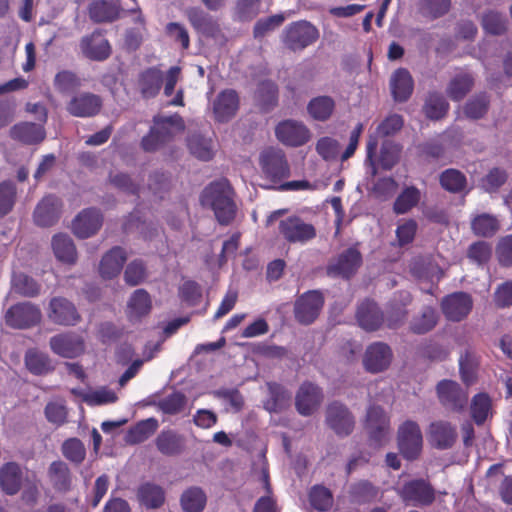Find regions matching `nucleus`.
Instances as JSON below:
<instances>
[{
  "label": "nucleus",
  "instance_id": "obj_1",
  "mask_svg": "<svg viewBox=\"0 0 512 512\" xmlns=\"http://www.w3.org/2000/svg\"><path fill=\"white\" fill-rule=\"evenodd\" d=\"M200 203L205 208L213 210L221 225H228L236 215V204L233 200V190L225 179L211 182L201 195Z\"/></svg>",
  "mask_w": 512,
  "mask_h": 512
},
{
  "label": "nucleus",
  "instance_id": "obj_2",
  "mask_svg": "<svg viewBox=\"0 0 512 512\" xmlns=\"http://www.w3.org/2000/svg\"><path fill=\"white\" fill-rule=\"evenodd\" d=\"M182 122V118L177 114L168 117H155L149 134L142 138L143 150L154 152L170 142L174 128H181Z\"/></svg>",
  "mask_w": 512,
  "mask_h": 512
},
{
  "label": "nucleus",
  "instance_id": "obj_3",
  "mask_svg": "<svg viewBox=\"0 0 512 512\" xmlns=\"http://www.w3.org/2000/svg\"><path fill=\"white\" fill-rule=\"evenodd\" d=\"M279 235L289 244L305 245L313 240L316 228L299 216H289L282 219L278 225Z\"/></svg>",
  "mask_w": 512,
  "mask_h": 512
},
{
  "label": "nucleus",
  "instance_id": "obj_4",
  "mask_svg": "<svg viewBox=\"0 0 512 512\" xmlns=\"http://www.w3.org/2000/svg\"><path fill=\"white\" fill-rule=\"evenodd\" d=\"M318 37V29L310 22L301 20L293 22L285 28L282 41L288 49L300 51L313 44Z\"/></svg>",
  "mask_w": 512,
  "mask_h": 512
},
{
  "label": "nucleus",
  "instance_id": "obj_5",
  "mask_svg": "<svg viewBox=\"0 0 512 512\" xmlns=\"http://www.w3.org/2000/svg\"><path fill=\"white\" fill-rule=\"evenodd\" d=\"M365 428L373 446H382L387 441L390 434V420L380 406L373 405L368 408Z\"/></svg>",
  "mask_w": 512,
  "mask_h": 512
},
{
  "label": "nucleus",
  "instance_id": "obj_6",
  "mask_svg": "<svg viewBox=\"0 0 512 512\" xmlns=\"http://www.w3.org/2000/svg\"><path fill=\"white\" fill-rule=\"evenodd\" d=\"M422 442V433L416 422L408 420L399 427L398 446L404 458L415 459L422 449Z\"/></svg>",
  "mask_w": 512,
  "mask_h": 512
},
{
  "label": "nucleus",
  "instance_id": "obj_7",
  "mask_svg": "<svg viewBox=\"0 0 512 512\" xmlns=\"http://www.w3.org/2000/svg\"><path fill=\"white\" fill-rule=\"evenodd\" d=\"M402 500L412 506H428L435 499L432 486L423 479L406 482L399 491Z\"/></svg>",
  "mask_w": 512,
  "mask_h": 512
},
{
  "label": "nucleus",
  "instance_id": "obj_8",
  "mask_svg": "<svg viewBox=\"0 0 512 512\" xmlns=\"http://www.w3.org/2000/svg\"><path fill=\"white\" fill-rule=\"evenodd\" d=\"M260 165L265 177L275 184L289 176V166L281 150L264 151L260 156Z\"/></svg>",
  "mask_w": 512,
  "mask_h": 512
},
{
  "label": "nucleus",
  "instance_id": "obj_9",
  "mask_svg": "<svg viewBox=\"0 0 512 512\" xmlns=\"http://www.w3.org/2000/svg\"><path fill=\"white\" fill-rule=\"evenodd\" d=\"M40 320V309L30 302L15 304L5 314L6 324L13 328H28L39 323Z\"/></svg>",
  "mask_w": 512,
  "mask_h": 512
},
{
  "label": "nucleus",
  "instance_id": "obj_10",
  "mask_svg": "<svg viewBox=\"0 0 512 512\" xmlns=\"http://www.w3.org/2000/svg\"><path fill=\"white\" fill-rule=\"evenodd\" d=\"M323 304L324 298L319 291H308L295 302V318L302 324H310L318 317Z\"/></svg>",
  "mask_w": 512,
  "mask_h": 512
},
{
  "label": "nucleus",
  "instance_id": "obj_11",
  "mask_svg": "<svg viewBox=\"0 0 512 512\" xmlns=\"http://www.w3.org/2000/svg\"><path fill=\"white\" fill-rule=\"evenodd\" d=\"M437 395L445 408L455 412L462 411L468 402L467 392L452 380L440 381L437 385Z\"/></svg>",
  "mask_w": 512,
  "mask_h": 512
},
{
  "label": "nucleus",
  "instance_id": "obj_12",
  "mask_svg": "<svg viewBox=\"0 0 512 512\" xmlns=\"http://www.w3.org/2000/svg\"><path fill=\"white\" fill-rule=\"evenodd\" d=\"M49 345L56 355L69 359L80 356L85 350L83 337L75 332L57 334L51 337Z\"/></svg>",
  "mask_w": 512,
  "mask_h": 512
},
{
  "label": "nucleus",
  "instance_id": "obj_13",
  "mask_svg": "<svg viewBox=\"0 0 512 512\" xmlns=\"http://www.w3.org/2000/svg\"><path fill=\"white\" fill-rule=\"evenodd\" d=\"M103 105L99 95L82 92L74 95L66 105L67 112L79 118H88L97 115Z\"/></svg>",
  "mask_w": 512,
  "mask_h": 512
},
{
  "label": "nucleus",
  "instance_id": "obj_14",
  "mask_svg": "<svg viewBox=\"0 0 512 512\" xmlns=\"http://www.w3.org/2000/svg\"><path fill=\"white\" fill-rule=\"evenodd\" d=\"M277 139L284 145L298 147L304 145L310 138L308 128L301 122L285 120L275 128Z\"/></svg>",
  "mask_w": 512,
  "mask_h": 512
},
{
  "label": "nucleus",
  "instance_id": "obj_15",
  "mask_svg": "<svg viewBox=\"0 0 512 512\" xmlns=\"http://www.w3.org/2000/svg\"><path fill=\"white\" fill-rule=\"evenodd\" d=\"M326 421L329 427L339 436L349 435L354 428V417L348 408L339 403H331L326 412Z\"/></svg>",
  "mask_w": 512,
  "mask_h": 512
},
{
  "label": "nucleus",
  "instance_id": "obj_16",
  "mask_svg": "<svg viewBox=\"0 0 512 512\" xmlns=\"http://www.w3.org/2000/svg\"><path fill=\"white\" fill-rule=\"evenodd\" d=\"M49 319L58 325L74 326L80 320L75 305L63 297H54L49 303Z\"/></svg>",
  "mask_w": 512,
  "mask_h": 512
},
{
  "label": "nucleus",
  "instance_id": "obj_17",
  "mask_svg": "<svg viewBox=\"0 0 512 512\" xmlns=\"http://www.w3.org/2000/svg\"><path fill=\"white\" fill-rule=\"evenodd\" d=\"M83 55L93 61L106 60L111 54L109 41L101 30H95L92 34L84 36L80 41Z\"/></svg>",
  "mask_w": 512,
  "mask_h": 512
},
{
  "label": "nucleus",
  "instance_id": "obj_18",
  "mask_svg": "<svg viewBox=\"0 0 512 512\" xmlns=\"http://www.w3.org/2000/svg\"><path fill=\"white\" fill-rule=\"evenodd\" d=\"M473 305L472 298L465 292H455L443 298L441 306L447 319L451 321H460L471 311Z\"/></svg>",
  "mask_w": 512,
  "mask_h": 512
},
{
  "label": "nucleus",
  "instance_id": "obj_19",
  "mask_svg": "<svg viewBox=\"0 0 512 512\" xmlns=\"http://www.w3.org/2000/svg\"><path fill=\"white\" fill-rule=\"evenodd\" d=\"M239 108V97L235 90L221 91L212 102V111L217 122H228Z\"/></svg>",
  "mask_w": 512,
  "mask_h": 512
},
{
  "label": "nucleus",
  "instance_id": "obj_20",
  "mask_svg": "<svg viewBox=\"0 0 512 512\" xmlns=\"http://www.w3.org/2000/svg\"><path fill=\"white\" fill-rule=\"evenodd\" d=\"M103 216L96 208L84 209L72 223L74 234L82 239L94 235L102 226Z\"/></svg>",
  "mask_w": 512,
  "mask_h": 512
},
{
  "label": "nucleus",
  "instance_id": "obj_21",
  "mask_svg": "<svg viewBox=\"0 0 512 512\" xmlns=\"http://www.w3.org/2000/svg\"><path fill=\"white\" fill-rule=\"evenodd\" d=\"M392 351L383 342H375L366 349L363 364L367 371L378 373L385 370L391 362Z\"/></svg>",
  "mask_w": 512,
  "mask_h": 512
},
{
  "label": "nucleus",
  "instance_id": "obj_22",
  "mask_svg": "<svg viewBox=\"0 0 512 512\" xmlns=\"http://www.w3.org/2000/svg\"><path fill=\"white\" fill-rule=\"evenodd\" d=\"M361 262L362 257L360 252L356 248L350 247L342 252L335 262L328 266V274L349 278L357 271Z\"/></svg>",
  "mask_w": 512,
  "mask_h": 512
},
{
  "label": "nucleus",
  "instance_id": "obj_23",
  "mask_svg": "<svg viewBox=\"0 0 512 512\" xmlns=\"http://www.w3.org/2000/svg\"><path fill=\"white\" fill-rule=\"evenodd\" d=\"M61 207V200L57 196H45L34 210L35 224L41 227L52 226L59 219Z\"/></svg>",
  "mask_w": 512,
  "mask_h": 512
},
{
  "label": "nucleus",
  "instance_id": "obj_24",
  "mask_svg": "<svg viewBox=\"0 0 512 512\" xmlns=\"http://www.w3.org/2000/svg\"><path fill=\"white\" fill-rule=\"evenodd\" d=\"M356 319L365 331H376L385 323V316L377 303L372 300L363 301L357 309Z\"/></svg>",
  "mask_w": 512,
  "mask_h": 512
},
{
  "label": "nucleus",
  "instance_id": "obj_25",
  "mask_svg": "<svg viewBox=\"0 0 512 512\" xmlns=\"http://www.w3.org/2000/svg\"><path fill=\"white\" fill-rule=\"evenodd\" d=\"M122 11L119 0H93L88 6L89 18L94 23H111Z\"/></svg>",
  "mask_w": 512,
  "mask_h": 512
},
{
  "label": "nucleus",
  "instance_id": "obj_26",
  "mask_svg": "<svg viewBox=\"0 0 512 512\" xmlns=\"http://www.w3.org/2000/svg\"><path fill=\"white\" fill-rule=\"evenodd\" d=\"M322 398V391L317 385L303 383L296 395V408L301 415H311L320 405Z\"/></svg>",
  "mask_w": 512,
  "mask_h": 512
},
{
  "label": "nucleus",
  "instance_id": "obj_27",
  "mask_svg": "<svg viewBox=\"0 0 512 512\" xmlns=\"http://www.w3.org/2000/svg\"><path fill=\"white\" fill-rule=\"evenodd\" d=\"M186 16L195 31L205 37L216 38L220 33L218 22L200 8H189Z\"/></svg>",
  "mask_w": 512,
  "mask_h": 512
},
{
  "label": "nucleus",
  "instance_id": "obj_28",
  "mask_svg": "<svg viewBox=\"0 0 512 512\" xmlns=\"http://www.w3.org/2000/svg\"><path fill=\"white\" fill-rule=\"evenodd\" d=\"M411 302V295L407 291L396 293L390 301L385 317L386 326L390 329L400 327L407 316L406 306Z\"/></svg>",
  "mask_w": 512,
  "mask_h": 512
},
{
  "label": "nucleus",
  "instance_id": "obj_29",
  "mask_svg": "<svg viewBox=\"0 0 512 512\" xmlns=\"http://www.w3.org/2000/svg\"><path fill=\"white\" fill-rule=\"evenodd\" d=\"M430 441L438 449H448L457 439L456 426L447 421H436L430 425Z\"/></svg>",
  "mask_w": 512,
  "mask_h": 512
},
{
  "label": "nucleus",
  "instance_id": "obj_30",
  "mask_svg": "<svg viewBox=\"0 0 512 512\" xmlns=\"http://www.w3.org/2000/svg\"><path fill=\"white\" fill-rule=\"evenodd\" d=\"M136 497L139 504L146 509H158L165 502V491L160 485L144 482L138 486Z\"/></svg>",
  "mask_w": 512,
  "mask_h": 512
},
{
  "label": "nucleus",
  "instance_id": "obj_31",
  "mask_svg": "<svg viewBox=\"0 0 512 512\" xmlns=\"http://www.w3.org/2000/svg\"><path fill=\"white\" fill-rule=\"evenodd\" d=\"M390 88L395 101L408 100L414 88V81L409 71L405 68L397 69L391 76Z\"/></svg>",
  "mask_w": 512,
  "mask_h": 512
},
{
  "label": "nucleus",
  "instance_id": "obj_32",
  "mask_svg": "<svg viewBox=\"0 0 512 512\" xmlns=\"http://www.w3.org/2000/svg\"><path fill=\"white\" fill-rule=\"evenodd\" d=\"M127 259L126 253L121 247H113L108 251L100 262L99 271L103 278L112 279L117 276Z\"/></svg>",
  "mask_w": 512,
  "mask_h": 512
},
{
  "label": "nucleus",
  "instance_id": "obj_33",
  "mask_svg": "<svg viewBox=\"0 0 512 512\" xmlns=\"http://www.w3.org/2000/svg\"><path fill=\"white\" fill-rule=\"evenodd\" d=\"M22 471L15 462H8L0 469V488L7 495H15L20 490Z\"/></svg>",
  "mask_w": 512,
  "mask_h": 512
},
{
  "label": "nucleus",
  "instance_id": "obj_34",
  "mask_svg": "<svg viewBox=\"0 0 512 512\" xmlns=\"http://www.w3.org/2000/svg\"><path fill=\"white\" fill-rule=\"evenodd\" d=\"M10 135L25 144H36L43 141L46 134L41 124L22 122L11 128Z\"/></svg>",
  "mask_w": 512,
  "mask_h": 512
},
{
  "label": "nucleus",
  "instance_id": "obj_35",
  "mask_svg": "<svg viewBox=\"0 0 512 512\" xmlns=\"http://www.w3.org/2000/svg\"><path fill=\"white\" fill-rule=\"evenodd\" d=\"M268 398L264 402V408L269 412H280L290 404L291 394L280 384L267 383Z\"/></svg>",
  "mask_w": 512,
  "mask_h": 512
},
{
  "label": "nucleus",
  "instance_id": "obj_36",
  "mask_svg": "<svg viewBox=\"0 0 512 512\" xmlns=\"http://www.w3.org/2000/svg\"><path fill=\"white\" fill-rule=\"evenodd\" d=\"M163 74L156 67L144 70L139 76V88L145 98L155 97L162 86Z\"/></svg>",
  "mask_w": 512,
  "mask_h": 512
},
{
  "label": "nucleus",
  "instance_id": "obj_37",
  "mask_svg": "<svg viewBox=\"0 0 512 512\" xmlns=\"http://www.w3.org/2000/svg\"><path fill=\"white\" fill-rule=\"evenodd\" d=\"M48 477L55 490L66 492L71 487V473L63 461H54L48 469Z\"/></svg>",
  "mask_w": 512,
  "mask_h": 512
},
{
  "label": "nucleus",
  "instance_id": "obj_38",
  "mask_svg": "<svg viewBox=\"0 0 512 512\" xmlns=\"http://www.w3.org/2000/svg\"><path fill=\"white\" fill-rule=\"evenodd\" d=\"M335 110V101L332 97L323 95L312 98L308 105V114L317 121L328 120Z\"/></svg>",
  "mask_w": 512,
  "mask_h": 512
},
{
  "label": "nucleus",
  "instance_id": "obj_39",
  "mask_svg": "<svg viewBox=\"0 0 512 512\" xmlns=\"http://www.w3.org/2000/svg\"><path fill=\"white\" fill-rule=\"evenodd\" d=\"M52 248L56 258L72 264L76 261L77 252L73 240L66 234H57L52 239Z\"/></svg>",
  "mask_w": 512,
  "mask_h": 512
},
{
  "label": "nucleus",
  "instance_id": "obj_40",
  "mask_svg": "<svg viewBox=\"0 0 512 512\" xmlns=\"http://www.w3.org/2000/svg\"><path fill=\"white\" fill-rule=\"evenodd\" d=\"M183 446V437L172 430H163L156 438V447L164 455L179 454Z\"/></svg>",
  "mask_w": 512,
  "mask_h": 512
},
{
  "label": "nucleus",
  "instance_id": "obj_41",
  "mask_svg": "<svg viewBox=\"0 0 512 512\" xmlns=\"http://www.w3.org/2000/svg\"><path fill=\"white\" fill-rule=\"evenodd\" d=\"M151 298L144 289L134 291L128 302V316L130 319H139L151 310Z\"/></svg>",
  "mask_w": 512,
  "mask_h": 512
},
{
  "label": "nucleus",
  "instance_id": "obj_42",
  "mask_svg": "<svg viewBox=\"0 0 512 512\" xmlns=\"http://www.w3.org/2000/svg\"><path fill=\"white\" fill-rule=\"evenodd\" d=\"M158 428V421L155 418H148L136 423L126 435V441L130 444H138L152 436Z\"/></svg>",
  "mask_w": 512,
  "mask_h": 512
},
{
  "label": "nucleus",
  "instance_id": "obj_43",
  "mask_svg": "<svg viewBox=\"0 0 512 512\" xmlns=\"http://www.w3.org/2000/svg\"><path fill=\"white\" fill-rule=\"evenodd\" d=\"M452 0H419L418 12L425 18L435 20L446 15L451 9Z\"/></svg>",
  "mask_w": 512,
  "mask_h": 512
},
{
  "label": "nucleus",
  "instance_id": "obj_44",
  "mask_svg": "<svg viewBox=\"0 0 512 512\" xmlns=\"http://www.w3.org/2000/svg\"><path fill=\"white\" fill-rule=\"evenodd\" d=\"M207 501L206 494L199 487H190L181 496L180 502L185 512H202Z\"/></svg>",
  "mask_w": 512,
  "mask_h": 512
},
{
  "label": "nucleus",
  "instance_id": "obj_45",
  "mask_svg": "<svg viewBox=\"0 0 512 512\" xmlns=\"http://www.w3.org/2000/svg\"><path fill=\"white\" fill-rule=\"evenodd\" d=\"M189 151L196 158L208 161L213 157V144L210 138L200 134H192L187 139Z\"/></svg>",
  "mask_w": 512,
  "mask_h": 512
},
{
  "label": "nucleus",
  "instance_id": "obj_46",
  "mask_svg": "<svg viewBox=\"0 0 512 512\" xmlns=\"http://www.w3.org/2000/svg\"><path fill=\"white\" fill-rule=\"evenodd\" d=\"M471 416L477 425L483 424L492 413L490 397L485 393L476 394L471 401Z\"/></svg>",
  "mask_w": 512,
  "mask_h": 512
},
{
  "label": "nucleus",
  "instance_id": "obj_47",
  "mask_svg": "<svg viewBox=\"0 0 512 512\" xmlns=\"http://www.w3.org/2000/svg\"><path fill=\"white\" fill-rule=\"evenodd\" d=\"M421 199V192L414 186L406 187L396 198L393 209L397 214H405L415 207Z\"/></svg>",
  "mask_w": 512,
  "mask_h": 512
},
{
  "label": "nucleus",
  "instance_id": "obj_48",
  "mask_svg": "<svg viewBox=\"0 0 512 512\" xmlns=\"http://www.w3.org/2000/svg\"><path fill=\"white\" fill-rule=\"evenodd\" d=\"M448 103L443 95L437 92L430 93L424 105V111L428 118L437 120L442 118L447 110Z\"/></svg>",
  "mask_w": 512,
  "mask_h": 512
},
{
  "label": "nucleus",
  "instance_id": "obj_49",
  "mask_svg": "<svg viewBox=\"0 0 512 512\" xmlns=\"http://www.w3.org/2000/svg\"><path fill=\"white\" fill-rule=\"evenodd\" d=\"M13 289L25 297H35L39 294L40 285L30 276L19 273L12 278Z\"/></svg>",
  "mask_w": 512,
  "mask_h": 512
},
{
  "label": "nucleus",
  "instance_id": "obj_50",
  "mask_svg": "<svg viewBox=\"0 0 512 512\" xmlns=\"http://www.w3.org/2000/svg\"><path fill=\"white\" fill-rule=\"evenodd\" d=\"M25 364L27 369L35 375L44 374L51 369L48 355L35 350H29L26 353Z\"/></svg>",
  "mask_w": 512,
  "mask_h": 512
},
{
  "label": "nucleus",
  "instance_id": "obj_51",
  "mask_svg": "<svg viewBox=\"0 0 512 512\" xmlns=\"http://www.w3.org/2000/svg\"><path fill=\"white\" fill-rule=\"evenodd\" d=\"M310 504L318 511H328L333 504V496L329 489L324 486H313L309 493Z\"/></svg>",
  "mask_w": 512,
  "mask_h": 512
},
{
  "label": "nucleus",
  "instance_id": "obj_52",
  "mask_svg": "<svg viewBox=\"0 0 512 512\" xmlns=\"http://www.w3.org/2000/svg\"><path fill=\"white\" fill-rule=\"evenodd\" d=\"M507 19L504 14L490 10L482 17L483 29L492 35H501L506 31Z\"/></svg>",
  "mask_w": 512,
  "mask_h": 512
},
{
  "label": "nucleus",
  "instance_id": "obj_53",
  "mask_svg": "<svg viewBox=\"0 0 512 512\" xmlns=\"http://www.w3.org/2000/svg\"><path fill=\"white\" fill-rule=\"evenodd\" d=\"M437 323V312L432 307H425L420 316L415 317L411 323V329L417 334L430 331Z\"/></svg>",
  "mask_w": 512,
  "mask_h": 512
},
{
  "label": "nucleus",
  "instance_id": "obj_54",
  "mask_svg": "<svg viewBox=\"0 0 512 512\" xmlns=\"http://www.w3.org/2000/svg\"><path fill=\"white\" fill-rule=\"evenodd\" d=\"M471 225L475 234L484 237L492 236L499 228L497 218L489 214L478 215Z\"/></svg>",
  "mask_w": 512,
  "mask_h": 512
},
{
  "label": "nucleus",
  "instance_id": "obj_55",
  "mask_svg": "<svg viewBox=\"0 0 512 512\" xmlns=\"http://www.w3.org/2000/svg\"><path fill=\"white\" fill-rule=\"evenodd\" d=\"M62 454L69 461L80 464L85 459L86 449L78 438H69L62 444Z\"/></svg>",
  "mask_w": 512,
  "mask_h": 512
},
{
  "label": "nucleus",
  "instance_id": "obj_56",
  "mask_svg": "<svg viewBox=\"0 0 512 512\" xmlns=\"http://www.w3.org/2000/svg\"><path fill=\"white\" fill-rule=\"evenodd\" d=\"M441 186L450 192H460L465 188L466 178L458 170L447 169L440 176Z\"/></svg>",
  "mask_w": 512,
  "mask_h": 512
},
{
  "label": "nucleus",
  "instance_id": "obj_57",
  "mask_svg": "<svg viewBox=\"0 0 512 512\" xmlns=\"http://www.w3.org/2000/svg\"><path fill=\"white\" fill-rule=\"evenodd\" d=\"M473 79L468 74L458 75L449 84L448 95L454 101L461 100L472 88Z\"/></svg>",
  "mask_w": 512,
  "mask_h": 512
},
{
  "label": "nucleus",
  "instance_id": "obj_58",
  "mask_svg": "<svg viewBox=\"0 0 512 512\" xmlns=\"http://www.w3.org/2000/svg\"><path fill=\"white\" fill-rule=\"evenodd\" d=\"M54 86L61 93L71 92L81 86V80L70 70L59 71L54 78Z\"/></svg>",
  "mask_w": 512,
  "mask_h": 512
},
{
  "label": "nucleus",
  "instance_id": "obj_59",
  "mask_svg": "<svg viewBox=\"0 0 512 512\" xmlns=\"http://www.w3.org/2000/svg\"><path fill=\"white\" fill-rule=\"evenodd\" d=\"M117 400L116 393L106 387H101L96 390H90L87 394L83 395V402L90 406H98L109 403H114Z\"/></svg>",
  "mask_w": 512,
  "mask_h": 512
},
{
  "label": "nucleus",
  "instance_id": "obj_60",
  "mask_svg": "<svg viewBox=\"0 0 512 512\" xmlns=\"http://www.w3.org/2000/svg\"><path fill=\"white\" fill-rule=\"evenodd\" d=\"M489 98L486 93H481L471 98L465 105L464 112L468 118L479 119L487 112Z\"/></svg>",
  "mask_w": 512,
  "mask_h": 512
},
{
  "label": "nucleus",
  "instance_id": "obj_61",
  "mask_svg": "<svg viewBox=\"0 0 512 512\" xmlns=\"http://www.w3.org/2000/svg\"><path fill=\"white\" fill-rule=\"evenodd\" d=\"M179 297L188 306H196L202 297V289L200 285L194 281H185L179 287Z\"/></svg>",
  "mask_w": 512,
  "mask_h": 512
},
{
  "label": "nucleus",
  "instance_id": "obj_62",
  "mask_svg": "<svg viewBox=\"0 0 512 512\" xmlns=\"http://www.w3.org/2000/svg\"><path fill=\"white\" fill-rule=\"evenodd\" d=\"M316 151L325 161H332L339 156L340 144L332 137H322L317 141Z\"/></svg>",
  "mask_w": 512,
  "mask_h": 512
},
{
  "label": "nucleus",
  "instance_id": "obj_63",
  "mask_svg": "<svg viewBox=\"0 0 512 512\" xmlns=\"http://www.w3.org/2000/svg\"><path fill=\"white\" fill-rule=\"evenodd\" d=\"M16 187L11 181L0 184V217L8 214L14 205Z\"/></svg>",
  "mask_w": 512,
  "mask_h": 512
},
{
  "label": "nucleus",
  "instance_id": "obj_64",
  "mask_svg": "<svg viewBox=\"0 0 512 512\" xmlns=\"http://www.w3.org/2000/svg\"><path fill=\"white\" fill-rule=\"evenodd\" d=\"M352 497L360 502H370L377 496V489L368 481H360L351 487Z\"/></svg>",
  "mask_w": 512,
  "mask_h": 512
}]
</instances>
